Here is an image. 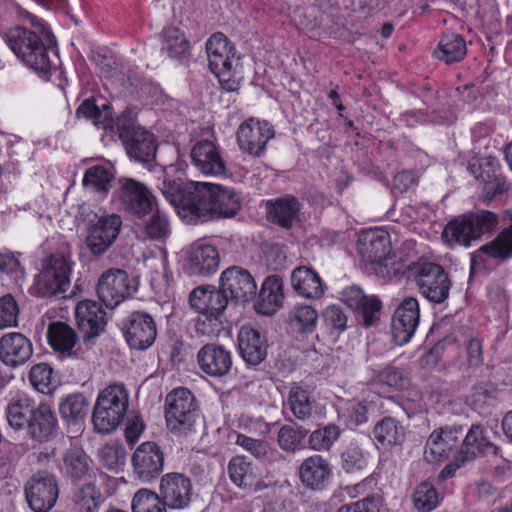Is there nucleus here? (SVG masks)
I'll return each mask as SVG.
<instances>
[{
  "instance_id": "f257e3e1",
  "label": "nucleus",
  "mask_w": 512,
  "mask_h": 512,
  "mask_svg": "<svg viewBox=\"0 0 512 512\" xmlns=\"http://www.w3.org/2000/svg\"><path fill=\"white\" fill-rule=\"evenodd\" d=\"M163 195L187 223L233 218L241 209L239 194L231 187L208 182L163 183Z\"/></svg>"
},
{
  "instance_id": "f03ea898",
  "label": "nucleus",
  "mask_w": 512,
  "mask_h": 512,
  "mask_svg": "<svg viewBox=\"0 0 512 512\" xmlns=\"http://www.w3.org/2000/svg\"><path fill=\"white\" fill-rule=\"evenodd\" d=\"M19 15L33 29L15 26L4 32L2 38L23 64L38 73H48L57 59L51 48L52 33L42 19L27 10L20 9Z\"/></svg>"
},
{
  "instance_id": "7ed1b4c3",
  "label": "nucleus",
  "mask_w": 512,
  "mask_h": 512,
  "mask_svg": "<svg viewBox=\"0 0 512 512\" xmlns=\"http://www.w3.org/2000/svg\"><path fill=\"white\" fill-rule=\"evenodd\" d=\"M129 407V392L123 384L109 385L97 397L92 423L100 434L113 432L123 422Z\"/></svg>"
},
{
  "instance_id": "20e7f679",
  "label": "nucleus",
  "mask_w": 512,
  "mask_h": 512,
  "mask_svg": "<svg viewBox=\"0 0 512 512\" xmlns=\"http://www.w3.org/2000/svg\"><path fill=\"white\" fill-rule=\"evenodd\" d=\"M497 224L498 216L494 212L480 210L449 221L443 230L442 238L449 246H469L481 235L493 231Z\"/></svg>"
},
{
  "instance_id": "39448f33",
  "label": "nucleus",
  "mask_w": 512,
  "mask_h": 512,
  "mask_svg": "<svg viewBox=\"0 0 512 512\" xmlns=\"http://www.w3.org/2000/svg\"><path fill=\"white\" fill-rule=\"evenodd\" d=\"M226 294L221 287L215 289L211 286H199L192 290L189 303L193 310L205 319H198L195 325L196 332L201 335H215L221 325L220 316L228 305Z\"/></svg>"
},
{
  "instance_id": "423d86ee",
  "label": "nucleus",
  "mask_w": 512,
  "mask_h": 512,
  "mask_svg": "<svg viewBox=\"0 0 512 512\" xmlns=\"http://www.w3.org/2000/svg\"><path fill=\"white\" fill-rule=\"evenodd\" d=\"M198 410L192 392L179 387L165 398V419L168 429L177 435H187L195 431Z\"/></svg>"
},
{
  "instance_id": "0eeeda50",
  "label": "nucleus",
  "mask_w": 512,
  "mask_h": 512,
  "mask_svg": "<svg viewBox=\"0 0 512 512\" xmlns=\"http://www.w3.org/2000/svg\"><path fill=\"white\" fill-rule=\"evenodd\" d=\"M206 53L211 72L218 78L221 87L236 91L239 83L234 78L236 51L233 44L222 33H215L206 42Z\"/></svg>"
},
{
  "instance_id": "6e6552de",
  "label": "nucleus",
  "mask_w": 512,
  "mask_h": 512,
  "mask_svg": "<svg viewBox=\"0 0 512 512\" xmlns=\"http://www.w3.org/2000/svg\"><path fill=\"white\" fill-rule=\"evenodd\" d=\"M414 280L423 297L432 303H443L449 296L451 281L436 263H419L414 269Z\"/></svg>"
},
{
  "instance_id": "1a4fd4ad",
  "label": "nucleus",
  "mask_w": 512,
  "mask_h": 512,
  "mask_svg": "<svg viewBox=\"0 0 512 512\" xmlns=\"http://www.w3.org/2000/svg\"><path fill=\"white\" fill-rule=\"evenodd\" d=\"M133 281L122 269L110 268L98 279L96 291L99 299L108 308H114L135 291Z\"/></svg>"
},
{
  "instance_id": "9d476101",
  "label": "nucleus",
  "mask_w": 512,
  "mask_h": 512,
  "mask_svg": "<svg viewBox=\"0 0 512 512\" xmlns=\"http://www.w3.org/2000/svg\"><path fill=\"white\" fill-rule=\"evenodd\" d=\"M59 488L53 474L38 472L25 485V495L29 507L34 512H47L56 503Z\"/></svg>"
},
{
  "instance_id": "9b49d317",
  "label": "nucleus",
  "mask_w": 512,
  "mask_h": 512,
  "mask_svg": "<svg viewBox=\"0 0 512 512\" xmlns=\"http://www.w3.org/2000/svg\"><path fill=\"white\" fill-rule=\"evenodd\" d=\"M220 287L228 301L245 304L256 296L257 285L251 273L239 266H231L221 273Z\"/></svg>"
},
{
  "instance_id": "f8f14e48",
  "label": "nucleus",
  "mask_w": 512,
  "mask_h": 512,
  "mask_svg": "<svg viewBox=\"0 0 512 512\" xmlns=\"http://www.w3.org/2000/svg\"><path fill=\"white\" fill-rule=\"evenodd\" d=\"M117 196L124 209L131 215L142 218L151 213L154 196L141 182L132 178H120Z\"/></svg>"
},
{
  "instance_id": "ddd939ff",
  "label": "nucleus",
  "mask_w": 512,
  "mask_h": 512,
  "mask_svg": "<svg viewBox=\"0 0 512 512\" xmlns=\"http://www.w3.org/2000/svg\"><path fill=\"white\" fill-rule=\"evenodd\" d=\"M131 462L135 477L144 483H149L162 473L164 455L156 443L144 442L134 451Z\"/></svg>"
},
{
  "instance_id": "4468645a",
  "label": "nucleus",
  "mask_w": 512,
  "mask_h": 512,
  "mask_svg": "<svg viewBox=\"0 0 512 512\" xmlns=\"http://www.w3.org/2000/svg\"><path fill=\"white\" fill-rule=\"evenodd\" d=\"M419 303L414 297H406L396 308L391 324V333L396 345L407 344L419 324Z\"/></svg>"
},
{
  "instance_id": "2eb2a0df",
  "label": "nucleus",
  "mask_w": 512,
  "mask_h": 512,
  "mask_svg": "<svg viewBox=\"0 0 512 512\" xmlns=\"http://www.w3.org/2000/svg\"><path fill=\"white\" fill-rule=\"evenodd\" d=\"M118 135L128 156L141 163H150L156 157L158 142L151 130H110Z\"/></svg>"
},
{
  "instance_id": "dca6fc26",
  "label": "nucleus",
  "mask_w": 512,
  "mask_h": 512,
  "mask_svg": "<svg viewBox=\"0 0 512 512\" xmlns=\"http://www.w3.org/2000/svg\"><path fill=\"white\" fill-rule=\"evenodd\" d=\"M462 434L460 427H441L433 430L426 441L424 459L431 464L445 461L459 446Z\"/></svg>"
},
{
  "instance_id": "f3484780",
  "label": "nucleus",
  "mask_w": 512,
  "mask_h": 512,
  "mask_svg": "<svg viewBox=\"0 0 512 512\" xmlns=\"http://www.w3.org/2000/svg\"><path fill=\"white\" fill-rule=\"evenodd\" d=\"M123 334L132 349L145 350L150 347L157 335L153 318L144 312L131 313L123 324Z\"/></svg>"
},
{
  "instance_id": "a211bd4d",
  "label": "nucleus",
  "mask_w": 512,
  "mask_h": 512,
  "mask_svg": "<svg viewBox=\"0 0 512 512\" xmlns=\"http://www.w3.org/2000/svg\"><path fill=\"white\" fill-rule=\"evenodd\" d=\"M121 226V217L114 213L101 216L92 223L86 238V244L92 254H103L116 240Z\"/></svg>"
},
{
  "instance_id": "6ab92c4d",
  "label": "nucleus",
  "mask_w": 512,
  "mask_h": 512,
  "mask_svg": "<svg viewBox=\"0 0 512 512\" xmlns=\"http://www.w3.org/2000/svg\"><path fill=\"white\" fill-rule=\"evenodd\" d=\"M512 257V225L502 230L491 242L483 245L471 254V274H477L487 268V260Z\"/></svg>"
},
{
  "instance_id": "aec40b11",
  "label": "nucleus",
  "mask_w": 512,
  "mask_h": 512,
  "mask_svg": "<svg viewBox=\"0 0 512 512\" xmlns=\"http://www.w3.org/2000/svg\"><path fill=\"white\" fill-rule=\"evenodd\" d=\"M160 498L170 509H184L192 498V485L189 478L180 473H168L161 478Z\"/></svg>"
},
{
  "instance_id": "412c9836",
  "label": "nucleus",
  "mask_w": 512,
  "mask_h": 512,
  "mask_svg": "<svg viewBox=\"0 0 512 512\" xmlns=\"http://www.w3.org/2000/svg\"><path fill=\"white\" fill-rule=\"evenodd\" d=\"M219 253L210 244L195 242L190 246L186 258V270L193 276H209L219 267Z\"/></svg>"
},
{
  "instance_id": "4be33fe9",
  "label": "nucleus",
  "mask_w": 512,
  "mask_h": 512,
  "mask_svg": "<svg viewBox=\"0 0 512 512\" xmlns=\"http://www.w3.org/2000/svg\"><path fill=\"white\" fill-rule=\"evenodd\" d=\"M357 250L363 260L381 265L391 252L390 236L381 229L364 231L359 236Z\"/></svg>"
},
{
  "instance_id": "5701e85b",
  "label": "nucleus",
  "mask_w": 512,
  "mask_h": 512,
  "mask_svg": "<svg viewBox=\"0 0 512 512\" xmlns=\"http://www.w3.org/2000/svg\"><path fill=\"white\" fill-rule=\"evenodd\" d=\"M200 369L211 377L227 375L232 368V355L225 347L217 344H206L197 353Z\"/></svg>"
},
{
  "instance_id": "b1692460",
  "label": "nucleus",
  "mask_w": 512,
  "mask_h": 512,
  "mask_svg": "<svg viewBox=\"0 0 512 512\" xmlns=\"http://www.w3.org/2000/svg\"><path fill=\"white\" fill-rule=\"evenodd\" d=\"M190 155L192 163L200 173L211 176L225 174V162L213 141H198L192 147Z\"/></svg>"
},
{
  "instance_id": "393cba45",
  "label": "nucleus",
  "mask_w": 512,
  "mask_h": 512,
  "mask_svg": "<svg viewBox=\"0 0 512 512\" xmlns=\"http://www.w3.org/2000/svg\"><path fill=\"white\" fill-rule=\"evenodd\" d=\"M33 353L31 341L19 332H9L0 338V359L10 367L26 363Z\"/></svg>"
},
{
  "instance_id": "a878e982",
  "label": "nucleus",
  "mask_w": 512,
  "mask_h": 512,
  "mask_svg": "<svg viewBox=\"0 0 512 512\" xmlns=\"http://www.w3.org/2000/svg\"><path fill=\"white\" fill-rule=\"evenodd\" d=\"M75 317L85 339L98 336L105 328V312L101 305L92 300H83L75 308Z\"/></svg>"
},
{
  "instance_id": "bb28decb",
  "label": "nucleus",
  "mask_w": 512,
  "mask_h": 512,
  "mask_svg": "<svg viewBox=\"0 0 512 512\" xmlns=\"http://www.w3.org/2000/svg\"><path fill=\"white\" fill-rule=\"evenodd\" d=\"M301 205L293 196L280 197L266 202L267 220L288 230L299 221Z\"/></svg>"
},
{
  "instance_id": "cd10ccee",
  "label": "nucleus",
  "mask_w": 512,
  "mask_h": 512,
  "mask_svg": "<svg viewBox=\"0 0 512 512\" xmlns=\"http://www.w3.org/2000/svg\"><path fill=\"white\" fill-rule=\"evenodd\" d=\"M332 476V469L326 459L320 455H313L306 458L300 468L299 477L301 482L314 490H321Z\"/></svg>"
},
{
  "instance_id": "c85d7f7f",
  "label": "nucleus",
  "mask_w": 512,
  "mask_h": 512,
  "mask_svg": "<svg viewBox=\"0 0 512 512\" xmlns=\"http://www.w3.org/2000/svg\"><path fill=\"white\" fill-rule=\"evenodd\" d=\"M293 290L301 297L319 299L324 294V283L317 272L307 266L294 268L290 276Z\"/></svg>"
},
{
  "instance_id": "c756f323",
  "label": "nucleus",
  "mask_w": 512,
  "mask_h": 512,
  "mask_svg": "<svg viewBox=\"0 0 512 512\" xmlns=\"http://www.w3.org/2000/svg\"><path fill=\"white\" fill-rule=\"evenodd\" d=\"M47 339L51 348L62 358L78 357L75 349L77 335L66 323L52 322L47 329Z\"/></svg>"
},
{
  "instance_id": "7c9ffc66",
  "label": "nucleus",
  "mask_w": 512,
  "mask_h": 512,
  "mask_svg": "<svg viewBox=\"0 0 512 512\" xmlns=\"http://www.w3.org/2000/svg\"><path fill=\"white\" fill-rule=\"evenodd\" d=\"M239 350L249 365L261 363L267 355V344L261 333L253 328L242 327L238 334Z\"/></svg>"
},
{
  "instance_id": "2f4dec72",
  "label": "nucleus",
  "mask_w": 512,
  "mask_h": 512,
  "mask_svg": "<svg viewBox=\"0 0 512 512\" xmlns=\"http://www.w3.org/2000/svg\"><path fill=\"white\" fill-rule=\"evenodd\" d=\"M151 216L139 223H135L136 237L146 241H164L170 234V223L167 215L159 209H152Z\"/></svg>"
},
{
  "instance_id": "473e14b6",
  "label": "nucleus",
  "mask_w": 512,
  "mask_h": 512,
  "mask_svg": "<svg viewBox=\"0 0 512 512\" xmlns=\"http://www.w3.org/2000/svg\"><path fill=\"white\" fill-rule=\"evenodd\" d=\"M56 417L50 406L41 403L32 413L27 423L30 437L38 442L49 439L56 428Z\"/></svg>"
},
{
  "instance_id": "72a5a7b5",
  "label": "nucleus",
  "mask_w": 512,
  "mask_h": 512,
  "mask_svg": "<svg viewBox=\"0 0 512 512\" xmlns=\"http://www.w3.org/2000/svg\"><path fill=\"white\" fill-rule=\"evenodd\" d=\"M499 448L488 441L483 435V430L479 425H472L462 441L458 454L467 462L473 460L478 454L498 453Z\"/></svg>"
},
{
  "instance_id": "f704fd0d",
  "label": "nucleus",
  "mask_w": 512,
  "mask_h": 512,
  "mask_svg": "<svg viewBox=\"0 0 512 512\" xmlns=\"http://www.w3.org/2000/svg\"><path fill=\"white\" fill-rule=\"evenodd\" d=\"M467 52L464 38L457 33H444L434 51V56L447 64L461 61Z\"/></svg>"
},
{
  "instance_id": "c9c22d12",
  "label": "nucleus",
  "mask_w": 512,
  "mask_h": 512,
  "mask_svg": "<svg viewBox=\"0 0 512 512\" xmlns=\"http://www.w3.org/2000/svg\"><path fill=\"white\" fill-rule=\"evenodd\" d=\"M260 312L264 314H272L282 306L284 293L283 281L277 275L267 277L260 289Z\"/></svg>"
},
{
  "instance_id": "e433bc0d",
  "label": "nucleus",
  "mask_w": 512,
  "mask_h": 512,
  "mask_svg": "<svg viewBox=\"0 0 512 512\" xmlns=\"http://www.w3.org/2000/svg\"><path fill=\"white\" fill-rule=\"evenodd\" d=\"M61 470L73 480L83 479L91 470L92 460L78 447L67 449L62 457Z\"/></svg>"
},
{
  "instance_id": "4c0bfd02",
  "label": "nucleus",
  "mask_w": 512,
  "mask_h": 512,
  "mask_svg": "<svg viewBox=\"0 0 512 512\" xmlns=\"http://www.w3.org/2000/svg\"><path fill=\"white\" fill-rule=\"evenodd\" d=\"M34 408V401L25 393L13 396L6 408V417L9 425L14 429L23 428L29 421Z\"/></svg>"
},
{
  "instance_id": "58836bf2",
  "label": "nucleus",
  "mask_w": 512,
  "mask_h": 512,
  "mask_svg": "<svg viewBox=\"0 0 512 512\" xmlns=\"http://www.w3.org/2000/svg\"><path fill=\"white\" fill-rule=\"evenodd\" d=\"M318 313L311 305H297L289 313V325L300 336L312 334L317 326Z\"/></svg>"
},
{
  "instance_id": "ea45409f",
  "label": "nucleus",
  "mask_w": 512,
  "mask_h": 512,
  "mask_svg": "<svg viewBox=\"0 0 512 512\" xmlns=\"http://www.w3.org/2000/svg\"><path fill=\"white\" fill-rule=\"evenodd\" d=\"M76 117L90 120L95 126L103 125V128H113L111 126L112 106L108 103L99 106L94 98L85 99L78 106Z\"/></svg>"
},
{
  "instance_id": "a19ab883",
  "label": "nucleus",
  "mask_w": 512,
  "mask_h": 512,
  "mask_svg": "<svg viewBox=\"0 0 512 512\" xmlns=\"http://www.w3.org/2000/svg\"><path fill=\"white\" fill-rule=\"evenodd\" d=\"M373 435L384 446L400 445L405 439V429L398 420L388 416L375 424Z\"/></svg>"
},
{
  "instance_id": "79ce46f5",
  "label": "nucleus",
  "mask_w": 512,
  "mask_h": 512,
  "mask_svg": "<svg viewBox=\"0 0 512 512\" xmlns=\"http://www.w3.org/2000/svg\"><path fill=\"white\" fill-rule=\"evenodd\" d=\"M35 287L42 297L64 296L70 287V281L59 278L51 269H42L36 278Z\"/></svg>"
},
{
  "instance_id": "37998d69",
  "label": "nucleus",
  "mask_w": 512,
  "mask_h": 512,
  "mask_svg": "<svg viewBox=\"0 0 512 512\" xmlns=\"http://www.w3.org/2000/svg\"><path fill=\"white\" fill-rule=\"evenodd\" d=\"M287 405L292 414L299 420H307L313 409V400L307 390L294 384L288 393Z\"/></svg>"
},
{
  "instance_id": "c03bdc74",
  "label": "nucleus",
  "mask_w": 512,
  "mask_h": 512,
  "mask_svg": "<svg viewBox=\"0 0 512 512\" xmlns=\"http://www.w3.org/2000/svg\"><path fill=\"white\" fill-rule=\"evenodd\" d=\"M59 412L64 420L73 423L78 422L86 417L88 402L80 393L68 395L60 402Z\"/></svg>"
},
{
  "instance_id": "a18cd8bd",
  "label": "nucleus",
  "mask_w": 512,
  "mask_h": 512,
  "mask_svg": "<svg viewBox=\"0 0 512 512\" xmlns=\"http://www.w3.org/2000/svg\"><path fill=\"white\" fill-rule=\"evenodd\" d=\"M367 465V454L359 445L350 444L340 454V466L347 474L361 472Z\"/></svg>"
},
{
  "instance_id": "49530a36",
  "label": "nucleus",
  "mask_w": 512,
  "mask_h": 512,
  "mask_svg": "<svg viewBox=\"0 0 512 512\" xmlns=\"http://www.w3.org/2000/svg\"><path fill=\"white\" fill-rule=\"evenodd\" d=\"M112 179L113 175L107 168L96 165L86 170L82 184L86 189L93 192L106 194L109 191Z\"/></svg>"
},
{
  "instance_id": "de8ad7c7",
  "label": "nucleus",
  "mask_w": 512,
  "mask_h": 512,
  "mask_svg": "<svg viewBox=\"0 0 512 512\" xmlns=\"http://www.w3.org/2000/svg\"><path fill=\"white\" fill-rule=\"evenodd\" d=\"M126 456V449L119 442L106 443L98 451L100 463L110 471L121 469L125 464Z\"/></svg>"
},
{
  "instance_id": "09e8293b",
  "label": "nucleus",
  "mask_w": 512,
  "mask_h": 512,
  "mask_svg": "<svg viewBox=\"0 0 512 512\" xmlns=\"http://www.w3.org/2000/svg\"><path fill=\"white\" fill-rule=\"evenodd\" d=\"M228 473L231 481L238 487L251 486L255 479L251 463L242 456H235L229 461Z\"/></svg>"
},
{
  "instance_id": "8fccbe9b",
  "label": "nucleus",
  "mask_w": 512,
  "mask_h": 512,
  "mask_svg": "<svg viewBox=\"0 0 512 512\" xmlns=\"http://www.w3.org/2000/svg\"><path fill=\"white\" fill-rule=\"evenodd\" d=\"M162 49L171 58H182L189 53L190 45L184 33L178 28L169 27L164 31Z\"/></svg>"
},
{
  "instance_id": "3c124183",
  "label": "nucleus",
  "mask_w": 512,
  "mask_h": 512,
  "mask_svg": "<svg viewBox=\"0 0 512 512\" xmlns=\"http://www.w3.org/2000/svg\"><path fill=\"white\" fill-rule=\"evenodd\" d=\"M102 501L100 490L91 483L85 484L74 495V504L78 512H97Z\"/></svg>"
},
{
  "instance_id": "603ef678",
  "label": "nucleus",
  "mask_w": 512,
  "mask_h": 512,
  "mask_svg": "<svg viewBox=\"0 0 512 512\" xmlns=\"http://www.w3.org/2000/svg\"><path fill=\"white\" fill-rule=\"evenodd\" d=\"M262 130H239L237 133V141L240 149L251 155H259L264 148L266 141L273 136L272 130H265L266 134L261 133Z\"/></svg>"
},
{
  "instance_id": "864d4df0",
  "label": "nucleus",
  "mask_w": 512,
  "mask_h": 512,
  "mask_svg": "<svg viewBox=\"0 0 512 512\" xmlns=\"http://www.w3.org/2000/svg\"><path fill=\"white\" fill-rule=\"evenodd\" d=\"M131 507L133 512H167V506L160 496L149 489L138 490L133 496Z\"/></svg>"
},
{
  "instance_id": "5fc2aeb1",
  "label": "nucleus",
  "mask_w": 512,
  "mask_h": 512,
  "mask_svg": "<svg viewBox=\"0 0 512 512\" xmlns=\"http://www.w3.org/2000/svg\"><path fill=\"white\" fill-rule=\"evenodd\" d=\"M29 379L32 386L41 393H50L55 386L53 369L47 363L32 366Z\"/></svg>"
},
{
  "instance_id": "6e6d98bb",
  "label": "nucleus",
  "mask_w": 512,
  "mask_h": 512,
  "mask_svg": "<svg viewBox=\"0 0 512 512\" xmlns=\"http://www.w3.org/2000/svg\"><path fill=\"white\" fill-rule=\"evenodd\" d=\"M340 428L335 424H329L313 431L309 437V444L313 450H328L340 436Z\"/></svg>"
},
{
  "instance_id": "4d7b16f0",
  "label": "nucleus",
  "mask_w": 512,
  "mask_h": 512,
  "mask_svg": "<svg viewBox=\"0 0 512 512\" xmlns=\"http://www.w3.org/2000/svg\"><path fill=\"white\" fill-rule=\"evenodd\" d=\"M415 507L423 511L433 510L439 502L436 489L427 482L419 484L413 494Z\"/></svg>"
},
{
  "instance_id": "13d9d810",
  "label": "nucleus",
  "mask_w": 512,
  "mask_h": 512,
  "mask_svg": "<svg viewBox=\"0 0 512 512\" xmlns=\"http://www.w3.org/2000/svg\"><path fill=\"white\" fill-rule=\"evenodd\" d=\"M19 305L11 294L0 297V329L18 325Z\"/></svg>"
},
{
  "instance_id": "bf43d9fd",
  "label": "nucleus",
  "mask_w": 512,
  "mask_h": 512,
  "mask_svg": "<svg viewBox=\"0 0 512 512\" xmlns=\"http://www.w3.org/2000/svg\"><path fill=\"white\" fill-rule=\"evenodd\" d=\"M72 264L68 255L56 252L43 261L42 269H51V272L58 275L59 278L70 281Z\"/></svg>"
},
{
  "instance_id": "052dcab7",
  "label": "nucleus",
  "mask_w": 512,
  "mask_h": 512,
  "mask_svg": "<svg viewBox=\"0 0 512 512\" xmlns=\"http://www.w3.org/2000/svg\"><path fill=\"white\" fill-rule=\"evenodd\" d=\"M305 437V433L290 425L282 426L278 431V444L284 451L293 452L300 445Z\"/></svg>"
},
{
  "instance_id": "680f3d73",
  "label": "nucleus",
  "mask_w": 512,
  "mask_h": 512,
  "mask_svg": "<svg viewBox=\"0 0 512 512\" xmlns=\"http://www.w3.org/2000/svg\"><path fill=\"white\" fill-rule=\"evenodd\" d=\"M382 505L380 496H365L355 502L341 505L336 512H380Z\"/></svg>"
},
{
  "instance_id": "e2e57ef3",
  "label": "nucleus",
  "mask_w": 512,
  "mask_h": 512,
  "mask_svg": "<svg viewBox=\"0 0 512 512\" xmlns=\"http://www.w3.org/2000/svg\"><path fill=\"white\" fill-rule=\"evenodd\" d=\"M355 310L359 311L363 325L368 328L373 326L379 319L381 302L376 296H368Z\"/></svg>"
},
{
  "instance_id": "0e129e2a",
  "label": "nucleus",
  "mask_w": 512,
  "mask_h": 512,
  "mask_svg": "<svg viewBox=\"0 0 512 512\" xmlns=\"http://www.w3.org/2000/svg\"><path fill=\"white\" fill-rule=\"evenodd\" d=\"M323 317L325 324L338 333L347 328L348 317L339 306H328L323 313Z\"/></svg>"
},
{
  "instance_id": "69168bd1",
  "label": "nucleus",
  "mask_w": 512,
  "mask_h": 512,
  "mask_svg": "<svg viewBox=\"0 0 512 512\" xmlns=\"http://www.w3.org/2000/svg\"><path fill=\"white\" fill-rule=\"evenodd\" d=\"M376 485L377 483L375 478L373 476H368L357 484L345 486L343 491L351 499L358 497L364 498L365 496H378L377 494H373Z\"/></svg>"
},
{
  "instance_id": "338daca9",
  "label": "nucleus",
  "mask_w": 512,
  "mask_h": 512,
  "mask_svg": "<svg viewBox=\"0 0 512 512\" xmlns=\"http://www.w3.org/2000/svg\"><path fill=\"white\" fill-rule=\"evenodd\" d=\"M235 443L256 458L264 457L268 452V445L265 441L253 439L244 434H236Z\"/></svg>"
},
{
  "instance_id": "774afa93",
  "label": "nucleus",
  "mask_w": 512,
  "mask_h": 512,
  "mask_svg": "<svg viewBox=\"0 0 512 512\" xmlns=\"http://www.w3.org/2000/svg\"><path fill=\"white\" fill-rule=\"evenodd\" d=\"M377 381L380 384L395 389H402L408 383V380L403 377L402 373L397 368L393 367H386L381 370L377 375Z\"/></svg>"
}]
</instances>
